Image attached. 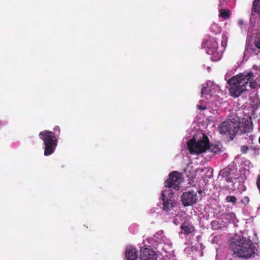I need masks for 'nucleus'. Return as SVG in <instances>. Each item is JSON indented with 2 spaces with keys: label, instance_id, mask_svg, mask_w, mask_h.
<instances>
[{
  "label": "nucleus",
  "instance_id": "9d476101",
  "mask_svg": "<svg viewBox=\"0 0 260 260\" xmlns=\"http://www.w3.org/2000/svg\"><path fill=\"white\" fill-rule=\"evenodd\" d=\"M252 129V121L250 120H246L244 123L240 124L239 126H234V133H237L239 131L241 133L250 132Z\"/></svg>",
  "mask_w": 260,
  "mask_h": 260
},
{
  "label": "nucleus",
  "instance_id": "f3484780",
  "mask_svg": "<svg viewBox=\"0 0 260 260\" xmlns=\"http://www.w3.org/2000/svg\"><path fill=\"white\" fill-rule=\"evenodd\" d=\"M211 90L208 87H203L202 89L201 94L202 97H205L206 99H209L211 98V94L210 92Z\"/></svg>",
  "mask_w": 260,
  "mask_h": 260
},
{
  "label": "nucleus",
  "instance_id": "6ab92c4d",
  "mask_svg": "<svg viewBox=\"0 0 260 260\" xmlns=\"http://www.w3.org/2000/svg\"><path fill=\"white\" fill-rule=\"evenodd\" d=\"M208 150H209L211 152L216 153L219 152L220 149L217 145L209 144V147H208Z\"/></svg>",
  "mask_w": 260,
  "mask_h": 260
},
{
  "label": "nucleus",
  "instance_id": "f03ea898",
  "mask_svg": "<svg viewBox=\"0 0 260 260\" xmlns=\"http://www.w3.org/2000/svg\"><path fill=\"white\" fill-rule=\"evenodd\" d=\"M253 76V73L250 72L247 73H240L232 77L228 81L231 86L229 91L231 95L235 98L239 96L243 91L246 90L249 81Z\"/></svg>",
  "mask_w": 260,
  "mask_h": 260
},
{
  "label": "nucleus",
  "instance_id": "412c9836",
  "mask_svg": "<svg viewBox=\"0 0 260 260\" xmlns=\"http://www.w3.org/2000/svg\"><path fill=\"white\" fill-rule=\"evenodd\" d=\"M226 201L235 205L237 203V198L233 196H228L226 197Z\"/></svg>",
  "mask_w": 260,
  "mask_h": 260
},
{
  "label": "nucleus",
  "instance_id": "2eb2a0df",
  "mask_svg": "<svg viewBox=\"0 0 260 260\" xmlns=\"http://www.w3.org/2000/svg\"><path fill=\"white\" fill-rule=\"evenodd\" d=\"M252 13L260 14V0H254L252 4Z\"/></svg>",
  "mask_w": 260,
  "mask_h": 260
},
{
  "label": "nucleus",
  "instance_id": "9b49d317",
  "mask_svg": "<svg viewBox=\"0 0 260 260\" xmlns=\"http://www.w3.org/2000/svg\"><path fill=\"white\" fill-rule=\"evenodd\" d=\"M161 200L163 202L162 210L164 211L168 212L175 206V202L172 199L166 198L164 192L161 193Z\"/></svg>",
  "mask_w": 260,
  "mask_h": 260
},
{
  "label": "nucleus",
  "instance_id": "ddd939ff",
  "mask_svg": "<svg viewBox=\"0 0 260 260\" xmlns=\"http://www.w3.org/2000/svg\"><path fill=\"white\" fill-rule=\"evenodd\" d=\"M180 229L182 230L181 233L188 235L195 231L194 227L188 222H184L182 223Z\"/></svg>",
  "mask_w": 260,
  "mask_h": 260
},
{
  "label": "nucleus",
  "instance_id": "423d86ee",
  "mask_svg": "<svg viewBox=\"0 0 260 260\" xmlns=\"http://www.w3.org/2000/svg\"><path fill=\"white\" fill-rule=\"evenodd\" d=\"M183 181L181 174L176 171L170 173L169 178L165 182V186L178 190L180 184Z\"/></svg>",
  "mask_w": 260,
  "mask_h": 260
},
{
  "label": "nucleus",
  "instance_id": "393cba45",
  "mask_svg": "<svg viewBox=\"0 0 260 260\" xmlns=\"http://www.w3.org/2000/svg\"><path fill=\"white\" fill-rule=\"evenodd\" d=\"M238 23L239 26H241L244 24V22L242 20L240 19L238 21Z\"/></svg>",
  "mask_w": 260,
  "mask_h": 260
},
{
  "label": "nucleus",
  "instance_id": "4be33fe9",
  "mask_svg": "<svg viewBox=\"0 0 260 260\" xmlns=\"http://www.w3.org/2000/svg\"><path fill=\"white\" fill-rule=\"evenodd\" d=\"M248 85H249L251 89H254L256 87L257 83L255 81H252L251 78H250V80L249 81Z\"/></svg>",
  "mask_w": 260,
  "mask_h": 260
},
{
  "label": "nucleus",
  "instance_id": "bb28decb",
  "mask_svg": "<svg viewBox=\"0 0 260 260\" xmlns=\"http://www.w3.org/2000/svg\"><path fill=\"white\" fill-rule=\"evenodd\" d=\"M202 192H203V191H202L201 190H199V191H198V193H199V194H201V193H202Z\"/></svg>",
  "mask_w": 260,
  "mask_h": 260
},
{
  "label": "nucleus",
  "instance_id": "1a4fd4ad",
  "mask_svg": "<svg viewBox=\"0 0 260 260\" xmlns=\"http://www.w3.org/2000/svg\"><path fill=\"white\" fill-rule=\"evenodd\" d=\"M157 255L152 249L143 247L140 250V260H157Z\"/></svg>",
  "mask_w": 260,
  "mask_h": 260
},
{
  "label": "nucleus",
  "instance_id": "dca6fc26",
  "mask_svg": "<svg viewBox=\"0 0 260 260\" xmlns=\"http://www.w3.org/2000/svg\"><path fill=\"white\" fill-rule=\"evenodd\" d=\"M211 31L214 34H218L221 32V29L220 26L215 23H213L210 26Z\"/></svg>",
  "mask_w": 260,
  "mask_h": 260
},
{
  "label": "nucleus",
  "instance_id": "aec40b11",
  "mask_svg": "<svg viewBox=\"0 0 260 260\" xmlns=\"http://www.w3.org/2000/svg\"><path fill=\"white\" fill-rule=\"evenodd\" d=\"M213 47L212 48H208L207 50V53L209 54H213L217 50V43L216 41H214Z\"/></svg>",
  "mask_w": 260,
  "mask_h": 260
},
{
  "label": "nucleus",
  "instance_id": "cd10ccee",
  "mask_svg": "<svg viewBox=\"0 0 260 260\" xmlns=\"http://www.w3.org/2000/svg\"><path fill=\"white\" fill-rule=\"evenodd\" d=\"M258 143L260 144V136H259V137L258 138Z\"/></svg>",
  "mask_w": 260,
  "mask_h": 260
},
{
  "label": "nucleus",
  "instance_id": "a878e982",
  "mask_svg": "<svg viewBox=\"0 0 260 260\" xmlns=\"http://www.w3.org/2000/svg\"><path fill=\"white\" fill-rule=\"evenodd\" d=\"M224 1V0H220L219 1V3H220V4H219V6H221L222 5V2Z\"/></svg>",
  "mask_w": 260,
  "mask_h": 260
},
{
  "label": "nucleus",
  "instance_id": "39448f33",
  "mask_svg": "<svg viewBox=\"0 0 260 260\" xmlns=\"http://www.w3.org/2000/svg\"><path fill=\"white\" fill-rule=\"evenodd\" d=\"M219 175L223 177L226 182L234 183L239 178L237 169L233 167H228L220 170Z\"/></svg>",
  "mask_w": 260,
  "mask_h": 260
},
{
  "label": "nucleus",
  "instance_id": "7ed1b4c3",
  "mask_svg": "<svg viewBox=\"0 0 260 260\" xmlns=\"http://www.w3.org/2000/svg\"><path fill=\"white\" fill-rule=\"evenodd\" d=\"M54 132L44 130L39 133L40 138L44 144V155L48 156L55 151L58 144L57 138L60 134V129L58 126L53 128Z\"/></svg>",
  "mask_w": 260,
  "mask_h": 260
},
{
  "label": "nucleus",
  "instance_id": "b1692460",
  "mask_svg": "<svg viewBox=\"0 0 260 260\" xmlns=\"http://www.w3.org/2000/svg\"><path fill=\"white\" fill-rule=\"evenodd\" d=\"M197 107L199 109H200L201 110H204L207 109L206 106H203L201 105H198Z\"/></svg>",
  "mask_w": 260,
  "mask_h": 260
},
{
  "label": "nucleus",
  "instance_id": "0eeeda50",
  "mask_svg": "<svg viewBox=\"0 0 260 260\" xmlns=\"http://www.w3.org/2000/svg\"><path fill=\"white\" fill-rule=\"evenodd\" d=\"M197 200V194L193 191H186L181 196V201L185 207L193 205L196 203Z\"/></svg>",
  "mask_w": 260,
  "mask_h": 260
},
{
  "label": "nucleus",
  "instance_id": "f257e3e1",
  "mask_svg": "<svg viewBox=\"0 0 260 260\" xmlns=\"http://www.w3.org/2000/svg\"><path fill=\"white\" fill-rule=\"evenodd\" d=\"M229 249L234 258L248 259L254 257L256 254L255 247L252 241L243 237L239 240L232 242Z\"/></svg>",
  "mask_w": 260,
  "mask_h": 260
},
{
  "label": "nucleus",
  "instance_id": "4468645a",
  "mask_svg": "<svg viewBox=\"0 0 260 260\" xmlns=\"http://www.w3.org/2000/svg\"><path fill=\"white\" fill-rule=\"evenodd\" d=\"M250 140H251V143H249L250 146L248 147L247 145H243L241 147V151L242 153H246L248 152V150L249 148L254 150V151H258L259 148L257 145H254V143L253 142V137L252 135H250L249 136Z\"/></svg>",
  "mask_w": 260,
  "mask_h": 260
},
{
  "label": "nucleus",
  "instance_id": "a211bd4d",
  "mask_svg": "<svg viewBox=\"0 0 260 260\" xmlns=\"http://www.w3.org/2000/svg\"><path fill=\"white\" fill-rule=\"evenodd\" d=\"M219 16L224 19L229 18L230 16V11L229 9H221L219 10Z\"/></svg>",
  "mask_w": 260,
  "mask_h": 260
},
{
  "label": "nucleus",
  "instance_id": "f8f14e48",
  "mask_svg": "<svg viewBox=\"0 0 260 260\" xmlns=\"http://www.w3.org/2000/svg\"><path fill=\"white\" fill-rule=\"evenodd\" d=\"M125 257L127 260H137L138 257L137 249L133 247H127L125 251Z\"/></svg>",
  "mask_w": 260,
  "mask_h": 260
},
{
  "label": "nucleus",
  "instance_id": "20e7f679",
  "mask_svg": "<svg viewBox=\"0 0 260 260\" xmlns=\"http://www.w3.org/2000/svg\"><path fill=\"white\" fill-rule=\"evenodd\" d=\"M187 146L191 154L202 153L208 150L209 147V140L205 134H203L202 139L197 141L194 137L191 138L187 142Z\"/></svg>",
  "mask_w": 260,
  "mask_h": 260
},
{
  "label": "nucleus",
  "instance_id": "6e6552de",
  "mask_svg": "<svg viewBox=\"0 0 260 260\" xmlns=\"http://www.w3.org/2000/svg\"><path fill=\"white\" fill-rule=\"evenodd\" d=\"M232 126L233 125L231 124L229 121H223L217 127V130L219 133L221 135H230V139L232 140L234 138L235 134L233 131V133H231Z\"/></svg>",
  "mask_w": 260,
  "mask_h": 260
},
{
  "label": "nucleus",
  "instance_id": "5701e85b",
  "mask_svg": "<svg viewBox=\"0 0 260 260\" xmlns=\"http://www.w3.org/2000/svg\"><path fill=\"white\" fill-rule=\"evenodd\" d=\"M249 202V198L245 196L243 197H242L241 203L243 204H248Z\"/></svg>",
  "mask_w": 260,
  "mask_h": 260
}]
</instances>
